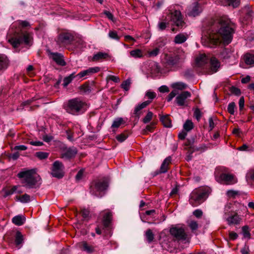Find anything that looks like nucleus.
I'll return each instance as SVG.
<instances>
[{"label": "nucleus", "mask_w": 254, "mask_h": 254, "mask_svg": "<svg viewBox=\"0 0 254 254\" xmlns=\"http://www.w3.org/2000/svg\"><path fill=\"white\" fill-rule=\"evenodd\" d=\"M202 11V7L198 2H194L190 5L188 9V14L190 16L195 17Z\"/></svg>", "instance_id": "2eb2a0df"}, {"label": "nucleus", "mask_w": 254, "mask_h": 254, "mask_svg": "<svg viewBox=\"0 0 254 254\" xmlns=\"http://www.w3.org/2000/svg\"><path fill=\"white\" fill-rule=\"evenodd\" d=\"M168 23L165 22H160L158 24V28L159 30L163 31L166 29Z\"/></svg>", "instance_id": "13d9d810"}, {"label": "nucleus", "mask_w": 254, "mask_h": 254, "mask_svg": "<svg viewBox=\"0 0 254 254\" xmlns=\"http://www.w3.org/2000/svg\"><path fill=\"white\" fill-rule=\"evenodd\" d=\"M145 236L149 243H151L154 238V235L151 229H148L146 230L145 233Z\"/></svg>", "instance_id": "58836bf2"}, {"label": "nucleus", "mask_w": 254, "mask_h": 254, "mask_svg": "<svg viewBox=\"0 0 254 254\" xmlns=\"http://www.w3.org/2000/svg\"><path fill=\"white\" fill-rule=\"evenodd\" d=\"M189 226L191 230H195L198 228V224L197 222L195 221H191L189 223Z\"/></svg>", "instance_id": "4d7b16f0"}, {"label": "nucleus", "mask_w": 254, "mask_h": 254, "mask_svg": "<svg viewBox=\"0 0 254 254\" xmlns=\"http://www.w3.org/2000/svg\"><path fill=\"white\" fill-rule=\"evenodd\" d=\"M73 40L72 34L67 32H63L60 34L57 40V43L63 46L70 45Z\"/></svg>", "instance_id": "9d476101"}, {"label": "nucleus", "mask_w": 254, "mask_h": 254, "mask_svg": "<svg viewBox=\"0 0 254 254\" xmlns=\"http://www.w3.org/2000/svg\"><path fill=\"white\" fill-rule=\"evenodd\" d=\"M108 35L111 39L117 41L120 39V37L118 35L116 31H110L108 34Z\"/></svg>", "instance_id": "8fccbe9b"}, {"label": "nucleus", "mask_w": 254, "mask_h": 254, "mask_svg": "<svg viewBox=\"0 0 254 254\" xmlns=\"http://www.w3.org/2000/svg\"><path fill=\"white\" fill-rule=\"evenodd\" d=\"M75 77H76L75 72H73L69 75L65 77L63 80V86L65 87H66Z\"/></svg>", "instance_id": "473e14b6"}, {"label": "nucleus", "mask_w": 254, "mask_h": 254, "mask_svg": "<svg viewBox=\"0 0 254 254\" xmlns=\"http://www.w3.org/2000/svg\"><path fill=\"white\" fill-rule=\"evenodd\" d=\"M241 16H243L242 22L244 24H249L252 20L254 12L249 6H245L241 11Z\"/></svg>", "instance_id": "ddd939ff"}, {"label": "nucleus", "mask_w": 254, "mask_h": 254, "mask_svg": "<svg viewBox=\"0 0 254 254\" xmlns=\"http://www.w3.org/2000/svg\"><path fill=\"white\" fill-rule=\"evenodd\" d=\"M49 57L59 65L64 66L66 64L64 59V57L61 54L58 53H50Z\"/></svg>", "instance_id": "f3484780"}, {"label": "nucleus", "mask_w": 254, "mask_h": 254, "mask_svg": "<svg viewBox=\"0 0 254 254\" xmlns=\"http://www.w3.org/2000/svg\"><path fill=\"white\" fill-rule=\"evenodd\" d=\"M234 52V50L232 49L225 48L220 53L219 57L220 58L225 60L231 58H235Z\"/></svg>", "instance_id": "aec40b11"}, {"label": "nucleus", "mask_w": 254, "mask_h": 254, "mask_svg": "<svg viewBox=\"0 0 254 254\" xmlns=\"http://www.w3.org/2000/svg\"><path fill=\"white\" fill-rule=\"evenodd\" d=\"M178 94V92L176 89L173 90L167 96V100L168 102H170L174 97H175Z\"/></svg>", "instance_id": "3c124183"}, {"label": "nucleus", "mask_w": 254, "mask_h": 254, "mask_svg": "<svg viewBox=\"0 0 254 254\" xmlns=\"http://www.w3.org/2000/svg\"><path fill=\"white\" fill-rule=\"evenodd\" d=\"M244 61L248 65H254V55L251 54H246L244 56Z\"/></svg>", "instance_id": "7c9ffc66"}, {"label": "nucleus", "mask_w": 254, "mask_h": 254, "mask_svg": "<svg viewBox=\"0 0 254 254\" xmlns=\"http://www.w3.org/2000/svg\"><path fill=\"white\" fill-rule=\"evenodd\" d=\"M80 247L82 251L88 254L92 253L95 251L94 247L92 245H89L86 242H81L80 244Z\"/></svg>", "instance_id": "bb28decb"}, {"label": "nucleus", "mask_w": 254, "mask_h": 254, "mask_svg": "<svg viewBox=\"0 0 254 254\" xmlns=\"http://www.w3.org/2000/svg\"><path fill=\"white\" fill-rule=\"evenodd\" d=\"M150 104V101H144L140 104L138 105L135 107L133 114L137 118H139L141 113V110L145 108L147 105Z\"/></svg>", "instance_id": "4be33fe9"}, {"label": "nucleus", "mask_w": 254, "mask_h": 254, "mask_svg": "<svg viewBox=\"0 0 254 254\" xmlns=\"http://www.w3.org/2000/svg\"><path fill=\"white\" fill-rule=\"evenodd\" d=\"M238 194V192L237 191H235L233 190H228L227 192V194L228 196L231 197H234L236 195Z\"/></svg>", "instance_id": "774afa93"}, {"label": "nucleus", "mask_w": 254, "mask_h": 254, "mask_svg": "<svg viewBox=\"0 0 254 254\" xmlns=\"http://www.w3.org/2000/svg\"><path fill=\"white\" fill-rule=\"evenodd\" d=\"M49 153L44 152H38L36 153V156L40 159H44L48 157Z\"/></svg>", "instance_id": "864d4df0"}, {"label": "nucleus", "mask_w": 254, "mask_h": 254, "mask_svg": "<svg viewBox=\"0 0 254 254\" xmlns=\"http://www.w3.org/2000/svg\"><path fill=\"white\" fill-rule=\"evenodd\" d=\"M231 204H227L224 208V219L227 221L229 225H238L240 224L241 218L237 213L230 214L232 212Z\"/></svg>", "instance_id": "423d86ee"}, {"label": "nucleus", "mask_w": 254, "mask_h": 254, "mask_svg": "<svg viewBox=\"0 0 254 254\" xmlns=\"http://www.w3.org/2000/svg\"><path fill=\"white\" fill-rule=\"evenodd\" d=\"M130 84V81L129 79H127L124 81L121 84V87L125 90L127 91L129 89V87Z\"/></svg>", "instance_id": "603ef678"}, {"label": "nucleus", "mask_w": 254, "mask_h": 254, "mask_svg": "<svg viewBox=\"0 0 254 254\" xmlns=\"http://www.w3.org/2000/svg\"><path fill=\"white\" fill-rule=\"evenodd\" d=\"M242 254H250V249L248 245H245L243 248L241 250Z\"/></svg>", "instance_id": "0e129e2a"}, {"label": "nucleus", "mask_w": 254, "mask_h": 254, "mask_svg": "<svg viewBox=\"0 0 254 254\" xmlns=\"http://www.w3.org/2000/svg\"><path fill=\"white\" fill-rule=\"evenodd\" d=\"M109 80H112L116 83H118L120 81L119 77L112 75H109L107 77V81Z\"/></svg>", "instance_id": "5fc2aeb1"}, {"label": "nucleus", "mask_w": 254, "mask_h": 254, "mask_svg": "<svg viewBox=\"0 0 254 254\" xmlns=\"http://www.w3.org/2000/svg\"><path fill=\"white\" fill-rule=\"evenodd\" d=\"M151 72L154 74H157L160 72L161 68L158 64L156 62H152L150 64Z\"/></svg>", "instance_id": "72a5a7b5"}, {"label": "nucleus", "mask_w": 254, "mask_h": 254, "mask_svg": "<svg viewBox=\"0 0 254 254\" xmlns=\"http://www.w3.org/2000/svg\"><path fill=\"white\" fill-rule=\"evenodd\" d=\"M231 92L232 93L236 95H240L241 94V90L239 88L236 87H232L231 88Z\"/></svg>", "instance_id": "e2e57ef3"}, {"label": "nucleus", "mask_w": 254, "mask_h": 254, "mask_svg": "<svg viewBox=\"0 0 254 254\" xmlns=\"http://www.w3.org/2000/svg\"><path fill=\"white\" fill-rule=\"evenodd\" d=\"M219 2L224 6H232L234 8L238 7L240 3V0H217Z\"/></svg>", "instance_id": "412c9836"}, {"label": "nucleus", "mask_w": 254, "mask_h": 254, "mask_svg": "<svg viewBox=\"0 0 254 254\" xmlns=\"http://www.w3.org/2000/svg\"><path fill=\"white\" fill-rule=\"evenodd\" d=\"M160 121L165 127H172L171 120L168 115L161 116Z\"/></svg>", "instance_id": "2f4dec72"}, {"label": "nucleus", "mask_w": 254, "mask_h": 254, "mask_svg": "<svg viewBox=\"0 0 254 254\" xmlns=\"http://www.w3.org/2000/svg\"><path fill=\"white\" fill-rule=\"evenodd\" d=\"M210 64L212 72H216L220 67V62L216 58L212 57L210 59Z\"/></svg>", "instance_id": "a878e982"}, {"label": "nucleus", "mask_w": 254, "mask_h": 254, "mask_svg": "<svg viewBox=\"0 0 254 254\" xmlns=\"http://www.w3.org/2000/svg\"><path fill=\"white\" fill-rule=\"evenodd\" d=\"M191 93L189 91H184L179 94L176 98L177 104L180 106L185 105L186 100L187 98L190 97Z\"/></svg>", "instance_id": "a211bd4d"}, {"label": "nucleus", "mask_w": 254, "mask_h": 254, "mask_svg": "<svg viewBox=\"0 0 254 254\" xmlns=\"http://www.w3.org/2000/svg\"><path fill=\"white\" fill-rule=\"evenodd\" d=\"M129 53L130 56L134 58H140L143 56L142 51L138 49L131 51Z\"/></svg>", "instance_id": "c9c22d12"}, {"label": "nucleus", "mask_w": 254, "mask_h": 254, "mask_svg": "<svg viewBox=\"0 0 254 254\" xmlns=\"http://www.w3.org/2000/svg\"><path fill=\"white\" fill-rule=\"evenodd\" d=\"M15 242L17 246L19 245L23 242V236L19 231H17L16 233Z\"/></svg>", "instance_id": "79ce46f5"}, {"label": "nucleus", "mask_w": 254, "mask_h": 254, "mask_svg": "<svg viewBox=\"0 0 254 254\" xmlns=\"http://www.w3.org/2000/svg\"><path fill=\"white\" fill-rule=\"evenodd\" d=\"M100 68L99 67L96 66L89 67L86 70L80 72L77 75H76V76L78 79H79L84 77L91 75L95 73L98 72Z\"/></svg>", "instance_id": "dca6fc26"}, {"label": "nucleus", "mask_w": 254, "mask_h": 254, "mask_svg": "<svg viewBox=\"0 0 254 254\" xmlns=\"http://www.w3.org/2000/svg\"><path fill=\"white\" fill-rule=\"evenodd\" d=\"M16 199L22 203H27L31 201L30 196L26 193L21 196H16Z\"/></svg>", "instance_id": "e433bc0d"}, {"label": "nucleus", "mask_w": 254, "mask_h": 254, "mask_svg": "<svg viewBox=\"0 0 254 254\" xmlns=\"http://www.w3.org/2000/svg\"><path fill=\"white\" fill-rule=\"evenodd\" d=\"M156 94L154 92H152L150 90L147 91L145 93V97L149 99L147 101H150V103L156 97Z\"/></svg>", "instance_id": "37998d69"}, {"label": "nucleus", "mask_w": 254, "mask_h": 254, "mask_svg": "<svg viewBox=\"0 0 254 254\" xmlns=\"http://www.w3.org/2000/svg\"><path fill=\"white\" fill-rule=\"evenodd\" d=\"M172 86L174 88L176 89L183 90L186 89L187 85L183 82H179L173 83Z\"/></svg>", "instance_id": "ea45409f"}, {"label": "nucleus", "mask_w": 254, "mask_h": 254, "mask_svg": "<svg viewBox=\"0 0 254 254\" xmlns=\"http://www.w3.org/2000/svg\"><path fill=\"white\" fill-rule=\"evenodd\" d=\"M81 214L84 219H88L89 215V211L86 209H83L81 211Z\"/></svg>", "instance_id": "052dcab7"}, {"label": "nucleus", "mask_w": 254, "mask_h": 254, "mask_svg": "<svg viewBox=\"0 0 254 254\" xmlns=\"http://www.w3.org/2000/svg\"><path fill=\"white\" fill-rule=\"evenodd\" d=\"M170 14V20L174 25L176 26L179 29H182L185 26V22L180 11L175 10L171 12Z\"/></svg>", "instance_id": "1a4fd4ad"}, {"label": "nucleus", "mask_w": 254, "mask_h": 254, "mask_svg": "<svg viewBox=\"0 0 254 254\" xmlns=\"http://www.w3.org/2000/svg\"><path fill=\"white\" fill-rule=\"evenodd\" d=\"M210 193V189L201 188L193 190L190 195V203L193 206H196L203 202Z\"/></svg>", "instance_id": "7ed1b4c3"}, {"label": "nucleus", "mask_w": 254, "mask_h": 254, "mask_svg": "<svg viewBox=\"0 0 254 254\" xmlns=\"http://www.w3.org/2000/svg\"><path fill=\"white\" fill-rule=\"evenodd\" d=\"M172 157L168 156L164 159L160 168V173H165L168 171V166L171 164Z\"/></svg>", "instance_id": "5701e85b"}, {"label": "nucleus", "mask_w": 254, "mask_h": 254, "mask_svg": "<svg viewBox=\"0 0 254 254\" xmlns=\"http://www.w3.org/2000/svg\"><path fill=\"white\" fill-rule=\"evenodd\" d=\"M76 153L77 150L75 148H69L62 154V157L65 159H70L74 157Z\"/></svg>", "instance_id": "b1692460"}, {"label": "nucleus", "mask_w": 254, "mask_h": 254, "mask_svg": "<svg viewBox=\"0 0 254 254\" xmlns=\"http://www.w3.org/2000/svg\"><path fill=\"white\" fill-rule=\"evenodd\" d=\"M234 32L232 22L229 19L222 17L203 32L202 44L211 48L215 47L220 42L228 45L232 41Z\"/></svg>", "instance_id": "f257e3e1"}, {"label": "nucleus", "mask_w": 254, "mask_h": 254, "mask_svg": "<svg viewBox=\"0 0 254 254\" xmlns=\"http://www.w3.org/2000/svg\"><path fill=\"white\" fill-rule=\"evenodd\" d=\"M159 53V49L157 48H156L155 49H153L152 51H150L149 53V55L150 57H155Z\"/></svg>", "instance_id": "338daca9"}, {"label": "nucleus", "mask_w": 254, "mask_h": 254, "mask_svg": "<svg viewBox=\"0 0 254 254\" xmlns=\"http://www.w3.org/2000/svg\"><path fill=\"white\" fill-rule=\"evenodd\" d=\"M185 58V56L184 53L181 52L179 54H175L169 57L167 60V64L169 66L176 67Z\"/></svg>", "instance_id": "9b49d317"}, {"label": "nucleus", "mask_w": 254, "mask_h": 254, "mask_svg": "<svg viewBox=\"0 0 254 254\" xmlns=\"http://www.w3.org/2000/svg\"><path fill=\"white\" fill-rule=\"evenodd\" d=\"M109 57V55L107 53L103 52H98L93 56V60L94 61H99L102 59H105Z\"/></svg>", "instance_id": "f704fd0d"}, {"label": "nucleus", "mask_w": 254, "mask_h": 254, "mask_svg": "<svg viewBox=\"0 0 254 254\" xmlns=\"http://www.w3.org/2000/svg\"><path fill=\"white\" fill-rule=\"evenodd\" d=\"M128 135L125 133H122L116 136L117 139L120 142H123L125 141Z\"/></svg>", "instance_id": "6e6d98bb"}, {"label": "nucleus", "mask_w": 254, "mask_h": 254, "mask_svg": "<svg viewBox=\"0 0 254 254\" xmlns=\"http://www.w3.org/2000/svg\"><path fill=\"white\" fill-rule=\"evenodd\" d=\"M108 187V184L106 180H97L91 184L90 186V192L92 194L98 197H101L97 192H102L105 190Z\"/></svg>", "instance_id": "0eeeda50"}, {"label": "nucleus", "mask_w": 254, "mask_h": 254, "mask_svg": "<svg viewBox=\"0 0 254 254\" xmlns=\"http://www.w3.org/2000/svg\"><path fill=\"white\" fill-rule=\"evenodd\" d=\"M188 36L186 34L180 33L175 37L174 42L176 44H180L186 42Z\"/></svg>", "instance_id": "c85d7f7f"}, {"label": "nucleus", "mask_w": 254, "mask_h": 254, "mask_svg": "<svg viewBox=\"0 0 254 254\" xmlns=\"http://www.w3.org/2000/svg\"><path fill=\"white\" fill-rule=\"evenodd\" d=\"M9 64V61L4 55H0V71L5 70Z\"/></svg>", "instance_id": "393cba45"}, {"label": "nucleus", "mask_w": 254, "mask_h": 254, "mask_svg": "<svg viewBox=\"0 0 254 254\" xmlns=\"http://www.w3.org/2000/svg\"><path fill=\"white\" fill-rule=\"evenodd\" d=\"M170 233L178 241L189 242V238L183 226H175L170 229Z\"/></svg>", "instance_id": "6e6552de"}, {"label": "nucleus", "mask_w": 254, "mask_h": 254, "mask_svg": "<svg viewBox=\"0 0 254 254\" xmlns=\"http://www.w3.org/2000/svg\"><path fill=\"white\" fill-rule=\"evenodd\" d=\"M17 177L23 186L28 189L38 188L41 184L40 177L35 169H24L18 173Z\"/></svg>", "instance_id": "f03ea898"}, {"label": "nucleus", "mask_w": 254, "mask_h": 254, "mask_svg": "<svg viewBox=\"0 0 254 254\" xmlns=\"http://www.w3.org/2000/svg\"><path fill=\"white\" fill-rule=\"evenodd\" d=\"M153 117V113L151 112H148L147 115L143 119V122L144 124L148 123L152 119Z\"/></svg>", "instance_id": "09e8293b"}, {"label": "nucleus", "mask_w": 254, "mask_h": 254, "mask_svg": "<svg viewBox=\"0 0 254 254\" xmlns=\"http://www.w3.org/2000/svg\"><path fill=\"white\" fill-rule=\"evenodd\" d=\"M83 170H79L75 176V179L77 181H79L83 176Z\"/></svg>", "instance_id": "680f3d73"}, {"label": "nucleus", "mask_w": 254, "mask_h": 254, "mask_svg": "<svg viewBox=\"0 0 254 254\" xmlns=\"http://www.w3.org/2000/svg\"><path fill=\"white\" fill-rule=\"evenodd\" d=\"M25 221L24 217L21 215H17L14 216L12 219V222L16 225L21 226L23 225Z\"/></svg>", "instance_id": "c756f323"}, {"label": "nucleus", "mask_w": 254, "mask_h": 254, "mask_svg": "<svg viewBox=\"0 0 254 254\" xmlns=\"http://www.w3.org/2000/svg\"><path fill=\"white\" fill-rule=\"evenodd\" d=\"M64 166L63 164L59 161H55L53 165L51 174L53 177L59 179L63 178L64 176Z\"/></svg>", "instance_id": "f8f14e48"}, {"label": "nucleus", "mask_w": 254, "mask_h": 254, "mask_svg": "<svg viewBox=\"0 0 254 254\" xmlns=\"http://www.w3.org/2000/svg\"><path fill=\"white\" fill-rule=\"evenodd\" d=\"M124 123V122L123 118H117L113 121V123L112 125V127L114 128H118Z\"/></svg>", "instance_id": "a19ab883"}, {"label": "nucleus", "mask_w": 254, "mask_h": 254, "mask_svg": "<svg viewBox=\"0 0 254 254\" xmlns=\"http://www.w3.org/2000/svg\"><path fill=\"white\" fill-rule=\"evenodd\" d=\"M217 180L226 185H233L237 182V179L233 175L226 173L221 174Z\"/></svg>", "instance_id": "4468645a"}, {"label": "nucleus", "mask_w": 254, "mask_h": 254, "mask_svg": "<svg viewBox=\"0 0 254 254\" xmlns=\"http://www.w3.org/2000/svg\"><path fill=\"white\" fill-rule=\"evenodd\" d=\"M14 36L8 39V42L14 48L18 47L22 44L28 45L30 41V35L27 32H23L20 34L18 32H14Z\"/></svg>", "instance_id": "39448f33"}, {"label": "nucleus", "mask_w": 254, "mask_h": 254, "mask_svg": "<svg viewBox=\"0 0 254 254\" xmlns=\"http://www.w3.org/2000/svg\"><path fill=\"white\" fill-rule=\"evenodd\" d=\"M112 220V213L111 212H107L105 213L103 219V224L104 228H108Z\"/></svg>", "instance_id": "cd10ccee"}, {"label": "nucleus", "mask_w": 254, "mask_h": 254, "mask_svg": "<svg viewBox=\"0 0 254 254\" xmlns=\"http://www.w3.org/2000/svg\"><path fill=\"white\" fill-rule=\"evenodd\" d=\"M242 233L245 238H250L251 234L250 233L249 227L248 226H244L242 228Z\"/></svg>", "instance_id": "49530a36"}, {"label": "nucleus", "mask_w": 254, "mask_h": 254, "mask_svg": "<svg viewBox=\"0 0 254 254\" xmlns=\"http://www.w3.org/2000/svg\"><path fill=\"white\" fill-rule=\"evenodd\" d=\"M208 58L204 54H199L196 58V66L198 67H203L208 63Z\"/></svg>", "instance_id": "6ab92c4d"}, {"label": "nucleus", "mask_w": 254, "mask_h": 254, "mask_svg": "<svg viewBox=\"0 0 254 254\" xmlns=\"http://www.w3.org/2000/svg\"><path fill=\"white\" fill-rule=\"evenodd\" d=\"M27 149V147L24 145H19L15 146L13 149L14 150L23 151Z\"/></svg>", "instance_id": "bf43d9fd"}, {"label": "nucleus", "mask_w": 254, "mask_h": 254, "mask_svg": "<svg viewBox=\"0 0 254 254\" xmlns=\"http://www.w3.org/2000/svg\"><path fill=\"white\" fill-rule=\"evenodd\" d=\"M236 105L234 102H231L229 104L227 108L228 112L231 115H234L235 113V109Z\"/></svg>", "instance_id": "de8ad7c7"}, {"label": "nucleus", "mask_w": 254, "mask_h": 254, "mask_svg": "<svg viewBox=\"0 0 254 254\" xmlns=\"http://www.w3.org/2000/svg\"><path fill=\"white\" fill-rule=\"evenodd\" d=\"M194 116L196 118L197 121H199L201 117V113L200 111L197 109L194 111Z\"/></svg>", "instance_id": "69168bd1"}, {"label": "nucleus", "mask_w": 254, "mask_h": 254, "mask_svg": "<svg viewBox=\"0 0 254 254\" xmlns=\"http://www.w3.org/2000/svg\"><path fill=\"white\" fill-rule=\"evenodd\" d=\"M85 103L79 98L68 100L65 109L66 112L74 115L82 114L84 112Z\"/></svg>", "instance_id": "20e7f679"}, {"label": "nucleus", "mask_w": 254, "mask_h": 254, "mask_svg": "<svg viewBox=\"0 0 254 254\" xmlns=\"http://www.w3.org/2000/svg\"><path fill=\"white\" fill-rule=\"evenodd\" d=\"M217 122V118L214 117H211L208 119L209 130H212L216 125L215 122Z\"/></svg>", "instance_id": "c03bdc74"}, {"label": "nucleus", "mask_w": 254, "mask_h": 254, "mask_svg": "<svg viewBox=\"0 0 254 254\" xmlns=\"http://www.w3.org/2000/svg\"><path fill=\"white\" fill-rule=\"evenodd\" d=\"M193 127V123L189 120H188L183 125L184 129L187 132L191 130Z\"/></svg>", "instance_id": "4c0bfd02"}, {"label": "nucleus", "mask_w": 254, "mask_h": 254, "mask_svg": "<svg viewBox=\"0 0 254 254\" xmlns=\"http://www.w3.org/2000/svg\"><path fill=\"white\" fill-rule=\"evenodd\" d=\"M18 188V186H13L12 188L7 190L5 191L4 196L6 197L8 195L12 194L13 193L16 192V190Z\"/></svg>", "instance_id": "a18cd8bd"}]
</instances>
